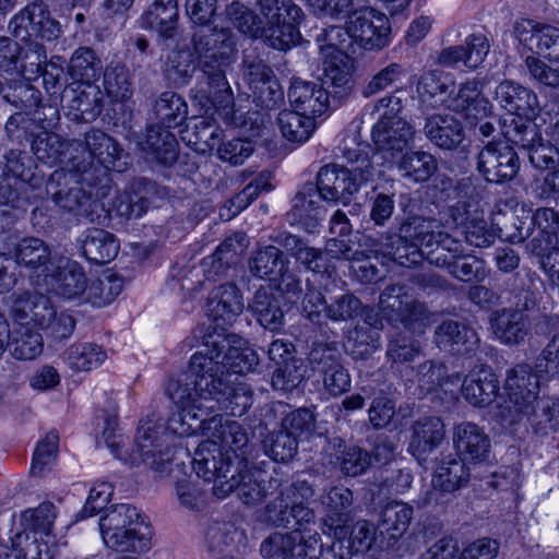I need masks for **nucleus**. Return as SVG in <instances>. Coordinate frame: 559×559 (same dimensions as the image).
<instances>
[{
	"label": "nucleus",
	"instance_id": "obj_1",
	"mask_svg": "<svg viewBox=\"0 0 559 559\" xmlns=\"http://www.w3.org/2000/svg\"><path fill=\"white\" fill-rule=\"evenodd\" d=\"M241 338L234 333L207 332L203 335V349L192 355L187 371L168 381L166 393L173 402H182L190 394H199L197 408L202 412L217 408L219 403L231 402L235 393L229 373L245 374L259 366L258 353L241 347Z\"/></svg>",
	"mask_w": 559,
	"mask_h": 559
},
{
	"label": "nucleus",
	"instance_id": "obj_2",
	"mask_svg": "<svg viewBox=\"0 0 559 559\" xmlns=\"http://www.w3.org/2000/svg\"><path fill=\"white\" fill-rule=\"evenodd\" d=\"M191 45L206 84L203 92L214 107L229 115L233 111L234 94L226 71L235 62L237 52L233 31L228 27H200L193 32Z\"/></svg>",
	"mask_w": 559,
	"mask_h": 559
},
{
	"label": "nucleus",
	"instance_id": "obj_3",
	"mask_svg": "<svg viewBox=\"0 0 559 559\" xmlns=\"http://www.w3.org/2000/svg\"><path fill=\"white\" fill-rule=\"evenodd\" d=\"M201 396L190 394L182 402H174L178 407L168 420L167 427L170 433L183 436L202 435L207 440L217 441L223 451H228L233 460L238 456L246 460L242 451L248 444V435L245 428L235 420L226 419L217 412L227 408L230 402L219 403L218 407L202 412L197 408Z\"/></svg>",
	"mask_w": 559,
	"mask_h": 559
},
{
	"label": "nucleus",
	"instance_id": "obj_4",
	"mask_svg": "<svg viewBox=\"0 0 559 559\" xmlns=\"http://www.w3.org/2000/svg\"><path fill=\"white\" fill-rule=\"evenodd\" d=\"M116 418H107L103 430V438L111 453L130 467L141 464L156 472H165L173 459L169 447V429L167 423L155 418L154 415L142 419L136 429L134 449L129 453L122 451L123 437L117 435Z\"/></svg>",
	"mask_w": 559,
	"mask_h": 559
},
{
	"label": "nucleus",
	"instance_id": "obj_5",
	"mask_svg": "<svg viewBox=\"0 0 559 559\" xmlns=\"http://www.w3.org/2000/svg\"><path fill=\"white\" fill-rule=\"evenodd\" d=\"M67 168L80 174L87 186L96 185L115 166L122 148L108 134L100 130H91L84 141H72Z\"/></svg>",
	"mask_w": 559,
	"mask_h": 559
},
{
	"label": "nucleus",
	"instance_id": "obj_6",
	"mask_svg": "<svg viewBox=\"0 0 559 559\" xmlns=\"http://www.w3.org/2000/svg\"><path fill=\"white\" fill-rule=\"evenodd\" d=\"M266 17L264 43L277 50H287L300 39L298 24L302 10L293 0H259Z\"/></svg>",
	"mask_w": 559,
	"mask_h": 559
},
{
	"label": "nucleus",
	"instance_id": "obj_7",
	"mask_svg": "<svg viewBox=\"0 0 559 559\" xmlns=\"http://www.w3.org/2000/svg\"><path fill=\"white\" fill-rule=\"evenodd\" d=\"M366 309L361 300L352 292L343 290L326 295L316 288H308L302 300V314L313 324L321 325L324 320L348 322L362 314Z\"/></svg>",
	"mask_w": 559,
	"mask_h": 559
},
{
	"label": "nucleus",
	"instance_id": "obj_8",
	"mask_svg": "<svg viewBox=\"0 0 559 559\" xmlns=\"http://www.w3.org/2000/svg\"><path fill=\"white\" fill-rule=\"evenodd\" d=\"M502 134L508 142L527 151L532 166L539 170L559 167V150L551 141H544L539 127L531 120L510 118L502 123Z\"/></svg>",
	"mask_w": 559,
	"mask_h": 559
},
{
	"label": "nucleus",
	"instance_id": "obj_9",
	"mask_svg": "<svg viewBox=\"0 0 559 559\" xmlns=\"http://www.w3.org/2000/svg\"><path fill=\"white\" fill-rule=\"evenodd\" d=\"M260 552L264 559H319L323 544L318 532H275L262 540Z\"/></svg>",
	"mask_w": 559,
	"mask_h": 559
},
{
	"label": "nucleus",
	"instance_id": "obj_10",
	"mask_svg": "<svg viewBox=\"0 0 559 559\" xmlns=\"http://www.w3.org/2000/svg\"><path fill=\"white\" fill-rule=\"evenodd\" d=\"M83 183L86 181L80 174L70 171L68 168L67 171L58 169L49 176L46 192L59 207L78 217L88 218L94 201L92 193L84 190Z\"/></svg>",
	"mask_w": 559,
	"mask_h": 559
},
{
	"label": "nucleus",
	"instance_id": "obj_11",
	"mask_svg": "<svg viewBox=\"0 0 559 559\" xmlns=\"http://www.w3.org/2000/svg\"><path fill=\"white\" fill-rule=\"evenodd\" d=\"M514 298L513 307L497 310L490 318L493 333L507 345L524 342L530 333V318L526 312L536 306V298L531 290L522 289Z\"/></svg>",
	"mask_w": 559,
	"mask_h": 559
},
{
	"label": "nucleus",
	"instance_id": "obj_12",
	"mask_svg": "<svg viewBox=\"0 0 559 559\" xmlns=\"http://www.w3.org/2000/svg\"><path fill=\"white\" fill-rule=\"evenodd\" d=\"M238 462L237 468L234 471L228 480H224V485H218L216 497L226 498L229 493L235 492L238 499L246 506H255L264 501L276 489L277 480L265 479L260 472H253L248 467L247 460L235 456Z\"/></svg>",
	"mask_w": 559,
	"mask_h": 559
},
{
	"label": "nucleus",
	"instance_id": "obj_13",
	"mask_svg": "<svg viewBox=\"0 0 559 559\" xmlns=\"http://www.w3.org/2000/svg\"><path fill=\"white\" fill-rule=\"evenodd\" d=\"M353 41L366 50H380L390 43V24L385 14L372 9L355 10L347 21Z\"/></svg>",
	"mask_w": 559,
	"mask_h": 559
},
{
	"label": "nucleus",
	"instance_id": "obj_14",
	"mask_svg": "<svg viewBox=\"0 0 559 559\" xmlns=\"http://www.w3.org/2000/svg\"><path fill=\"white\" fill-rule=\"evenodd\" d=\"M521 160L506 143L488 142L478 153L476 169L488 182L504 183L518 175Z\"/></svg>",
	"mask_w": 559,
	"mask_h": 559
},
{
	"label": "nucleus",
	"instance_id": "obj_15",
	"mask_svg": "<svg viewBox=\"0 0 559 559\" xmlns=\"http://www.w3.org/2000/svg\"><path fill=\"white\" fill-rule=\"evenodd\" d=\"M368 181L364 176H356V173L347 167L328 164L318 171L314 188L321 199L347 204Z\"/></svg>",
	"mask_w": 559,
	"mask_h": 559
},
{
	"label": "nucleus",
	"instance_id": "obj_16",
	"mask_svg": "<svg viewBox=\"0 0 559 559\" xmlns=\"http://www.w3.org/2000/svg\"><path fill=\"white\" fill-rule=\"evenodd\" d=\"M197 475L205 481H213V493L216 496L218 485H224L238 466L228 451H223L215 440L202 441L194 452L192 460Z\"/></svg>",
	"mask_w": 559,
	"mask_h": 559
},
{
	"label": "nucleus",
	"instance_id": "obj_17",
	"mask_svg": "<svg viewBox=\"0 0 559 559\" xmlns=\"http://www.w3.org/2000/svg\"><path fill=\"white\" fill-rule=\"evenodd\" d=\"M440 100L449 110L463 114L468 120L487 118L492 110L491 103L483 95V84L477 79L461 83L456 92L449 91L448 96Z\"/></svg>",
	"mask_w": 559,
	"mask_h": 559
},
{
	"label": "nucleus",
	"instance_id": "obj_18",
	"mask_svg": "<svg viewBox=\"0 0 559 559\" xmlns=\"http://www.w3.org/2000/svg\"><path fill=\"white\" fill-rule=\"evenodd\" d=\"M164 195V190L155 181L140 177L132 180L128 190L116 199L114 206L121 217L139 218L146 213L155 199H162Z\"/></svg>",
	"mask_w": 559,
	"mask_h": 559
},
{
	"label": "nucleus",
	"instance_id": "obj_19",
	"mask_svg": "<svg viewBox=\"0 0 559 559\" xmlns=\"http://www.w3.org/2000/svg\"><path fill=\"white\" fill-rule=\"evenodd\" d=\"M519 41L535 55L559 62V28L533 21L518 23L514 28Z\"/></svg>",
	"mask_w": 559,
	"mask_h": 559
},
{
	"label": "nucleus",
	"instance_id": "obj_20",
	"mask_svg": "<svg viewBox=\"0 0 559 559\" xmlns=\"http://www.w3.org/2000/svg\"><path fill=\"white\" fill-rule=\"evenodd\" d=\"M415 135V128L405 119H379L371 131L374 148L391 157L408 147Z\"/></svg>",
	"mask_w": 559,
	"mask_h": 559
},
{
	"label": "nucleus",
	"instance_id": "obj_21",
	"mask_svg": "<svg viewBox=\"0 0 559 559\" xmlns=\"http://www.w3.org/2000/svg\"><path fill=\"white\" fill-rule=\"evenodd\" d=\"M490 50V44L485 34L474 33L466 37L464 45L449 46L439 52L437 63L443 68H459L463 64L467 69H476L484 61Z\"/></svg>",
	"mask_w": 559,
	"mask_h": 559
},
{
	"label": "nucleus",
	"instance_id": "obj_22",
	"mask_svg": "<svg viewBox=\"0 0 559 559\" xmlns=\"http://www.w3.org/2000/svg\"><path fill=\"white\" fill-rule=\"evenodd\" d=\"M330 92L331 90H325L321 83L294 78L287 96L295 110L316 118L325 114L329 108L334 107Z\"/></svg>",
	"mask_w": 559,
	"mask_h": 559
},
{
	"label": "nucleus",
	"instance_id": "obj_23",
	"mask_svg": "<svg viewBox=\"0 0 559 559\" xmlns=\"http://www.w3.org/2000/svg\"><path fill=\"white\" fill-rule=\"evenodd\" d=\"M40 1L27 4L16 13L9 23L10 33L21 41L29 43L24 58L29 60L31 66L39 68L47 61V51L43 44L34 41L36 22L38 21V10Z\"/></svg>",
	"mask_w": 559,
	"mask_h": 559
},
{
	"label": "nucleus",
	"instance_id": "obj_24",
	"mask_svg": "<svg viewBox=\"0 0 559 559\" xmlns=\"http://www.w3.org/2000/svg\"><path fill=\"white\" fill-rule=\"evenodd\" d=\"M245 309L242 294L235 283H224L215 287L209 298L207 314L225 332Z\"/></svg>",
	"mask_w": 559,
	"mask_h": 559
},
{
	"label": "nucleus",
	"instance_id": "obj_25",
	"mask_svg": "<svg viewBox=\"0 0 559 559\" xmlns=\"http://www.w3.org/2000/svg\"><path fill=\"white\" fill-rule=\"evenodd\" d=\"M355 61L348 52L332 55L324 66L321 84L325 90H331L330 96L334 107L346 98L354 87Z\"/></svg>",
	"mask_w": 559,
	"mask_h": 559
},
{
	"label": "nucleus",
	"instance_id": "obj_26",
	"mask_svg": "<svg viewBox=\"0 0 559 559\" xmlns=\"http://www.w3.org/2000/svg\"><path fill=\"white\" fill-rule=\"evenodd\" d=\"M247 248V237L243 233H235L224 239L214 253L202 259L200 269L205 280L217 281L236 265Z\"/></svg>",
	"mask_w": 559,
	"mask_h": 559
},
{
	"label": "nucleus",
	"instance_id": "obj_27",
	"mask_svg": "<svg viewBox=\"0 0 559 559\" xmlns=\"http://www.w3.org/2000/svg\"><path fill=\"white\" fill-rule=\"evenodd\" d=\"M496 100L510 114L512 118L531 120L537 115L538 98L534 91L520 83L504 80L495 90Z\"/></svg>",
	"mask_w": 559,
	"mask_h": 559
},
{
	"label": "nucleus",
	"instance_id": "obj_28",
	"mask_svg": "<svg viewBox=\"0 0 559 559\" xmlns=\"http://www.w3.org/2000/svg\"><path fill=\"white\" fill-rule=\"evenodd\" d=\"M15 261L38 273V277L47 281L51 272H56V264L61 257L53 255L50 247L40 238L25 237L14 248Z\"/></svg>",
	"mask_w": 559,
	"mask_h": 559
},
{
	"label": "nucleus",
	"instance_id": "obj_29",
	"mask_svg": "<svg viewBox=\"0 0 559 559\" xmlns=\"http://www.w3.org/2000/svg\"><path fill=\"white\" fill-rule=\"evenodd\" d=\"M257 322L267 331L280 332L285 325L281 296L271 286L257 289L247 307Z\"/></svg>",
	"mask_w": 559,
	"mask_h": 559
},
{
	"label": "nucleus",
	"instance_id": "obj_30",
	"mask_svg": "<svg viewBox=\"0 0 559 559\" xmlns=\"http://www.w3.org/2000/svg\"><path fill=\"white\" fill-rule=\"evenodd\" d=\"M44 283L64 299H75L87 289V278L81 265L64 257L58 259L56 272H51Z\"/></svg>",
	"mask_w": 559,
	"mask_h": 559
},
{
	"label": "nucleus",
	"instance_id": "obj_31",
	"mask_svg": "<svg viewBox=\"0 0 559 559\" xmlns=\"http://www.w3.org/2000/svg\"><path fill=\"white\" fill-rule=\"evenodd\" d=\"M353 501V491L344 486H334L322 496L321 502L325 509L323 524L333 535L347 536Z\"/></svg>",
	"mask_w": 559,
	"mask_h": 559
},
{
	"label": "nucleus",
	"instance_id": "obj_32",
	"mask_svg": "<svg viewBox=\"0 0 559 559\" xmlns=\"http://www.w3.org/2000/svg\"><path fill=\"white\" fill-rule=\"evenodd\" d=\"M320 199L312 183L304 186L293 198L292 207L286 214L289 225H297L307 233H314L323 215Z\"/></svg>",
	"mask_w": 559,
	"mask_h": 559
},
{
	"label": "nucleus",
	"instance_id": "obj_33",
	"mask_svg": "<svg viewBox=\"0 0 559 559\" xmlns=\"http://www.w3.org/2000/svg\"><path fill=\"white\" fill-rule=\"evenodd\" d=\"M423 131L435 146L444 151L459 148L465 140L462 121L450 114L429 116L425 121Z\"/></svg>",
	"mask_w": 559,
	"mask_h": 559
},
{
	"label": "nucleus",
	"instance_id": "obj_34",
	"mask_svg": "<svg viewBox=\"0 0 559 559\" xmlns=\"http://www.w3.org/2000/svg\"><path fill=\"white\" fill-rule=\"evenodd\" d=\"M453 444L464 462H483L489 455L490 439L473 423H461L454 427Z\"/></svg>",
	"mask_w": 559,
	"mask_h": 559
},
{
	"label": "nucleus",
	"instance_id": "obj_35",
	"mask_svg": "<svg viewBox=\"0 0 559 559\" xmlns=\"http://www.w3.org/2000/svg\"><path fill=\"white\" fill-rule=\"evenodd\" d=\"M479 336L475 329L466 323L448 320L437 326L435 343L444 349L464 355L473 353L479 345Z\"/></svg>",
	"mask_w": 559,
	"mask_h": 559
},
{
	"label": "nucleus",
	"instance_id": "obj_36",
	"mask_svg": "<svg viewBox=\"0 0 559 559\" xmlns=\"http://www.w3.org/2000/svg\"><path fill=\"white\" fill-rule=\"evenodd\" d=\"M444 439V425L439 417H425L412 426L408 451L418 461H426L428 455L440 447Z\"/></svg>",
	"mask_w": 559,
	"mask_h": 559
},
{
	"label": "nucleus",
	"instance_id": "obj_37",
	"mask_svg": "<svg viewBox=\"0 0 559 559\" xmlns=\"http://www.w3.org/2000/svg\"><path fill=\"white\" fill-rule=\"evenodd\" d=\"M84 258L94 264H106L119 252V241L114 234L102 228H87L78 238Z\"/></svg>",
	"mask_w": 559,
	"mask_h": 559
},
{
	"label": "nucleus",
	"instance_id": "obj_38",
	"mask_svg": "<svg viewBox=\"0 0 559 559\" xmlns=\"http://www.w3.org/2000/svg\"><path fill=\"white\" fill-rule=\"evenodd\" d=\"M141 148L147 157L164 167L173 166L178 158V142L175 134L159 124L147 127Z\"/></svg>",
	"mask_w": 559,
	"mask_h": 559
},
{
	"label": "nucleus",
	"instance_id": "obj_39",
	"mask_svg": "<svg viewBox=\"0 0 559 559\" xmlns=\"http://www.w3.org/2000/svg\"><path fill=\"white\" fill-rule=\"evenodd\" d=\"M538 372H533L528 364H518L510 369L506 379V389L510 402L514 408H519L524 403L536 400L539 393Z\"/></svg>",
	"mask_w": 559,
	"mask_h": 559
},
{
	"label": "nucleus",
	"instance_id": "obj_40",
	"mask_svg": "<svg viewBox=\"0 0 559 559\" xmlns=\"http://www.w3.org/2000/svg\"><path fill=\"white\" fill-rule=\"evenodd\" d=\"M515 411L527 417L536 435L547 436L559 429V400L537 397Z\"/></svg>",
	"mask_w": 559,
	"mask_h": 559
},
{
	"label": "nucleus",
	"instance_id": "obj_41",
	"mask_svg": "<svg viewBox=\"0 0 559 559\" xmlns=\"http://www.w3.org/2000/svg\"><path fill=\"white\" fill-rule=\"evenodd\" d=\"M515 411L527 417L536 435L547 436L559 429V400L537 397Z\"/></svg>",
	"mask_w": 559,
	"mask_h": 559
},
{
	"label": "nucleus",
	"instance_id": "obj_42",
	"mask_svg": "<svg viewBox=\"0 0 559 559\" xmlns=\"http://www.w3.org/2000/svg\"><path fill=\"white\" fill-rule=\"evenodd\" d=\"M441 225L432 217L407 214L399 224L395 241L414 242L419 249L431 247L433 237L440 231Z\"/></svg>",
	"mask_w": 559,
	"mask_h": 559
},
{
	"label": "nucleus",
	"instance_id": "obj_43",
	"mask_svg": "<svg viewBox=\"0 0 559 559\" xmlns=\"http://www.w3.org/2000/svg\"><path fill=\"white\" fill-rule=\"evenodd\" d=\"M179 20L177 0H155L142 16L144 27L164 39L173 38Z\"/></svg>",
	"mask_w": 559,
	"mask_h": 559
},
{
	"label": "nucleus",
	"instance_id": "obj_44",
	"mask_svg": "<svg viewBox=\"0 0 559 559\" xmlns=\"http://www.w3.org/2000/svg\"><path fill=\"white\" fill-rule=\"evenodd\" d=\"M499 393V380L490 370L481 369L465 377L462 384L464 399L474 406L491 404Z\"/></svg>",
	"mask_w": 559,
	"mask_h": 559
},
{
	"label": "nucleus",
	"instance_id": "obj_45",
	"mask_svg": "<svg viewBox=\"0 0 559 559\" xmlns=\"http://www.w3.org/2000/svg\"><path fill=\"white\" fill-rule=\"evenodd\" d=\"M471 473L466 463L460 457L451 455L443 457L439 463L432 478L436 489L452 493L464 488L469 481Z\"/></svg>",
	"mask_w": 559,
	"mask_h": 559
},
{
	"label": "nucleus",
	"instance_id": "obj_46",
	"mask_svg": "<svg viewBox=\"0 0 559 559\" xmlns=\"http://www.w3.org/2000/svg\"><path fill=\"white\" fill-rule=\"evenodd\" d=\"M288 265V258L273 245L257 250L248 263L249 271L254 277L267 281H276L278 274Z\"/></svg>",
	"mask_w": 559,
	"mask_h": 559
},
{
	"label": "nucleus",
	"instance_id": "obj_47",
	"mask_svg": "<svg viewBox=\"0 0 559 559\" xmlns=\"http://www.w3.org/2000/svg\"><path fill=\"white\" fill-rule=\"evenodd\" d=\"M70 145L71 142H66L59 134L43 130L34 136L32 151L38 160L49 166L64 165L67 167Z\"/></svg>",
	"mask_w": 559,
	"mask_h": 559
},
{
	"label": "nucleus",
	"instance_id": "obj_48",
	"mask_svg": "<svg viewBox=\"0 0 559 559\" xmlns=\"http://www.w3.org/2000/svg\"><path fill=\"white\" fill-rule=\"evenodd\" d=\"M67 97H70L69 108L76 111V116L85 121L98 117L104 107L103 92L95 83L79 84L67 94Z\"/></svg>",
	"mask_w": 559,
	"mask_h": 559
},
{
	"label": "nucleus",
	"instance_id": "obj_49",
	"mask_svg": "<svg viewBox=\"0 0 559 559\" xmlns=\"http://www.w3.org/2000/svg\"><path fill=\"white\" fill-rule=\"evenodd\" d=\"M209 551L214 555L222 554L227 547L236 544L237 550L245 551L248 546V536L245 530L230 522H214L209 525L205 534Z\"/></svg>",
	"mask_w": 559,
	"mask_h": 559
},
{
	"label": "nucleus",
	"instance_id": "obj_50",
	"mask_svg": "<svg viewBox=\"0 0 559 559\" xmlns=\"http://www.w3.org/2000/svg\"><path fill=\"white\" fill-rule=\"evenodd\" d=\"M102 538L107 548L118 552H142L150 548V530L119 528L100 531Z\"/></svg>",
	"mask_w": 559,
	"mask_h": 559
},
{
	"label": "nucleus",
	"instance_id": "obj_51",
	"mask_svg": "<svg viewBox=\"0 0 559 559\" xmlns=\"http://www.w3.org/2000/svg\"><path fill=\"white\" fill-rule=\"evenodd\" d=\"M153 112L155 124L170 129L180 126L188 116L186 100L175 92H163L155 100Z\"/></svg>",
	"mask_w": 559,
	"mask_h": 559
},
{
	"label": "nucleus",
	"instance_id": "obj_52",
	"mask_svg": "<svg viewBox=\"0 0 559 559\" xmlns=\"http://www.w3.org/2000/svg\"><path fill=\"white\" fill-rule=\"evenodd\" d=\"M193 51L185 49L171 50L164 62L163 73L166 80L175 87L187 85L197 69Z\"/></svg>",
	"mask_w": 559,
	"mask_h": 559
},
{
	"label": "nucleus",
	"instance_id": "obj_53",
	"mask_svg": "<svg viewBox=\"0 0 559 559\" xmlns=\"http://www.w3.org/2000/svg\"><path fill=\"white\" fill-rule=\"evenodd\" d=\"M144 528L148 531L143 515L134 506L129 503H118L106 510V513L99 519V530L118 531L119 528Z\"/></svg>",
	"mask_w": 559,
	"mask_h": 559
},
{
	"label": "nucleus",
	"instance_id": "obj_54",
	"mask_svg": "<svg viewBox=\"0 0 559 559\" xmlns=\"http://www.w3.org/2000/svg\"><path fill=\"white\" fill-rule=\"evenodd\" d=\"M397 169L405 178L412 179L415 182H425L437 170V162L428 152L408 151L401 156Z\"/></svg>",
	"mask_w": 559,
	"mask_h": 559
},
{
	"label": "nucleus",
	"instance_id": "obj_55",
	"mask_svg": "<svg viewBox=\"0 0 559 559\" xmlns=\"http://www.w3.org/2000/svg\"><path fill=\"white\" fill-rule=\"evenodd\" d=\"M57 518L56 507L52 502L46 501L38 507L27 509L21 513V530L29 532L33 537H49Z\"/></svg>",
	"mask_w": 559,
	"mask_h": 559
},
{
	"label": "nucleus",
	"instance_id": "obj_56",
	"mask_svg": "<svg viewBox=\"0 0 559 559\" xmlns=\"http://www.w3.org/2000/svg\"><path fill=\"white\" fill-rule=\"evenodd\" d=\"M396 231L383 233L379 238V247L382 253L397 264L411 267L424 259L423 249L409 241H395Z\"/></svg>",
	"mask_w": 559,
	"mask_h": 559
},
{
	"label": "nucleus",
	"instance_id": "obj_57",
	"mask_svg": "<svg viewBox=\"0 0 559 559\" xmlns=\"http://www.w3.org/2000/svg\"><path fill=\"white\" fill-rule=\"evenodd\" d=\"M280 130L285 139L290 142H306L316 128L312 116L298 110H283L277 118Z\"/></svg>",
	"mask_w": 559,
	"mask_h": 559
},
{
	"label": "nucleus",
	"instance_id": "obj_58",
	"mask_svg": "<svg viewBox=\"0 0 559 559\" xmlns=\"http://www.w3.org/2000/svg\"><path fill=\"white\" fill-rule=\"evenodd\" d=\"M43 346L41 334L22 324L12 332L8 350L16 359L32 360L43 352Z\"/></svg>",
	"mask_w": 559,
	"mask_h": 559
},
{
	"label": "nucleus",
	"instance_id": "obj_59",
	"mask_svg": "<svg viewBox=\"0 0 559 559\" xmlns=\"http://www.w3.org/2000/svg\"><path fill=\"white\" fill-rule=\"evenodd\" d=\"M413 512V507L407 503L392 501L382 509L379 527L391 538L397 539L408 530Z\"/></svg>",
	"mask_w": 559,
	"mask_h": 559
},
{
	"label": "nucleus",
	"instance_id": "obj_60",
	"mask_svg": "<svg viewBox=\"0 0 559 559\" xmlns=\"http://www.w3.org/2000/svg\"><path fill=\"white\" fill-rule=\"evenodd\" d=\"M15 559H51L49 542L41 536L33 537V534L21 530L11 537L9 555Z\"/></svg>",
	"mask_w": 559,
	"mask_h": 559
},
{
	"label": "nucleus",
	"instance_id": "obj_61",
	"mask_svg": "<svg viewBox=\"0 0 559 559\" xmlns=\"http://www.w3.org/2000/svg\"><path fill=\"white\" fill-rule=\"evenodd\" d=\"M69 71L80 84L95 83L103 74V64L93 49L80 47L70 59Z\"/></svg>",
	"mask_w": 559,
	"mask_h": 559
},
{
	"label": "nucleus",
	"instance_id": "obj_62",
	"mask_svg": "<svg viewBox=\"0 0 559 559\" xmlns=\"http://www.w3.org/2000/svg\"><path fill=\"white\" fill-rule=\"evenodd\" d=\"M462 243L448 233L440 229L433 237L431 247L424 248V258L438 267L449 269L453 260L457 257Z\"/></svg>",
	"mask_w": 559,
	"mask_h": 559
},
{
	"label": "nucleus",
	"instance_id": "obj_63",
	"mask_svg": "<svg viewBox=\"0 0 559 559\" xmlns=\"http://www.w3.org/2000/svg\"><path fill=\"white\" fill-rule=\"evenodd\" d=\"M104 74V87L109 97L117 102H124L133 94V83L129 69L119 62H111Z\"/></svg>",
	"mask_w": 559,
	"mask_h": 559
},
{
	"label": "nucleus",
	"instance_id": "obj_64",
	"mask_svg": "<svg viewBox=\"0 0 559 559\" xmlns=\"http://www.w3.org/2000/svg\"><path fill=\"white\" fill-rule=\"evenodd\" d=\"M344 346L354 359H367L379 347V333L373 328L356 325L348 332Z\"/></svg>",
	"mask_w": 559,
	"mask_h": 559
}]
</instances>
